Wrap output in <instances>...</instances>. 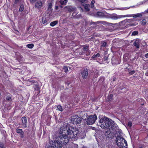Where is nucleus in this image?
<instances>
[{"instance_id": "864d4df0", "label": "nucleus", "mask_w": 148, "mask_h": 148, "mask_svg": "<svg viewBox=\"0 0 148 148\" xmlns=\"http://www.w3.org/2000/svg\"><path fill=\"white\" fill-rule=\"evenodd\" d=\"M65 141H67V142H65V146H66V145L67 144V143H68L69 141H68V142H67V140L66 139H66H65Z\"/></svg>"}, {"instance_id": "4c0bfd02", "label": "nucleus", "mask_w": 148, "mask_h": 148, "mask_svg": "<svg viewBox=\"0 0 148 148\" xmlns=\"http://www.w3.org/2000/svg\"><path fill=\"white\" fill-rule=\"evenodd\" d=\"M145 146L144 144H140L138 145V148H145Z\"/></svg>"}, {"instance_id": "e433bc0d", "label": "nucleus", "mask_w": 148, "mask_h": 148, "mask_svg": "<svg viewBox=\"0 0 148 148\" xmlns=\"http://www.w3.org/2000/svg\"><path fill=\"white\" fill-rule=\"evenodd\" d=\"M0 148H5V144L3 142H0Z\"/></svg>"}, {"instance_id": "bb28decb", "label": "nucleus", "mask_w": 148, "mask_h": 148, "mask_svg": "<svg viewBox=\"0 0 148 148\" xmlns=\"http://www.w3.org/2000/svg\"><path fill=\"white\" fill-rule=\"evenodd\" d=\"M77 14H75V13H73L72 14V16H75V18H80L81 17L82 15L81 14H79L78 15H77Z\"/></svg>"}, {"instance_id": "58836bf2", "label": "nucleus", "mask_w": 148, "mask_h": 148, "mask_svg": "<svg viewBox=\"0 0 148 148\" xmlns=\"http://www.w3.org/2000/svg\"><path fill=\"white\" fill-rule=\"evenodd\" d=\"M138 34V32L137 31H135L133 32L132 33V35L135 36L137 35Z\"/></svg>"}, {"instance_id": "6e6d98bb", "label": "nucleus", "mask_w": 148, "mask_h": 148, "mask_svg": "<svg viewBox=\"0 0 148 148\" xmlns=\"http://www.w3.org/2000/svg\"><path fill=\"white\" fill-rule=\"evenodd\" d=\"M107 24H109V25L112 24V23H108Z\"/></svg>"}, {"instance_id": "2eb2a0df", "label": "nucleus", "mask_w": 148, "mask_h": 148, "mask_svg": "<svg viewBox=\"0 0 148 148\" xmlns=\"http://www.w3.org/2000/svg\"><path fill=\"white\" fill-rule=\"evenodd\" d=\"M123 17L124 16H123L118 15L115 14H112L110 16V18L113 20H116Z\"/></svg>"}, {"instance_id": "e2e57ef3", "label": "nucleus", "mask_w": 148, "mask_h": 148, "mask_svg": "<svg viewBox=\"0 0 148 148\" xmlns=\"http://www.w3.org/2000/svg\"><path fill=\"white\" fill-rule=\"evenodd\" d=\"M70 83H67V84L68 85H69V84H70Z\"/></svg>"}, {"instance_id": "f8f14e48", "label": "nucleus", "mask_w": 148, "mask_h": 148, "mask_svg": "<svg viewBox=\"0 0 148 148\" xmlns=\"http://www.w3.org/2000/svg\"><path fill=\"white\" fill-rule=\"evenodd\" d=\"M55 9L56 10H59L58 12H64L65 9V7L61 5H60L59 6L55 5Z\"/></svg>"}, {"instance_id": "7c9ffc66", "label": "nucleus", "mask_w": 148, "mask_h": 148, "mask_svg": "<svg viewBox=\"0 0 148 148\" xmlns=\"http://www.w3.org/2000/svg\"><path fill=\"white\" fill-rule=\"evenodd\" d=\"M147 23V21L146 20L144 19H143L140 22V24L143 25H145Z\"/></svg>"}, {"instance_id": "8fccbe9b", "label": "nucleus", "mask_w": 148, "mask_h": 148, "mask_svg": "<svg viewBox=\"0 0 148 148\" xmlns=\"http://www.w3.org/2000/svg\"><path fill=\"white\" fill-rule=\"evenodd\" d=\"M37 0H29L30 2L31 3H35L36 2Z\"/></svg>"}, {"instance_id": "1a4fd4ad", "label": "nucleus", "mask_w": 148, "mask_h": 148, "mask_svg": "<svg viewBox=\"0 0 148 148\" xmlns=\"http://www.w3.org/2000/svg\"><path fill=\"white\" fill-rule=\"evenodd\" d=\"M64 126L63 127H61L59 132V138L61 139L63 141L65 140V134H64L65 130H64Z\"/></svg>"}, {"instance_id": "5fc2aeb1", "label": "nucleus", "mask_w": 148, "mask_h": 148, "mask_svg": "<svg viewBox=\"0 0 148 148\" xmlns=\"http://www.w3.org/2000/svg\"><path fill=\"white\" fill-rule=\"evenodd\" d=\"M118 130H119V131H118V133H119V134H120V131H121V130H120L119 129H118Z\"/></svg>"}, {"instance_id": "603ef678", "label": "nucleus", "mask_w": 148, "mask_h": 148, "mask_svg": "<svg viewBox=\"0 0 148 148\" xmlns=\"http://www.w3.org/2000/svg\"><path fill=\"white\" fill-rule=\"evenodd\" d=\"M19 1V0H15L14 1V3L15 4H16L17 3V2H18Z\"/></svg>"}, {"instance_id": "39448f33", "label": "nucleus", "mask_w": 148, "mask_h": 148, "mask_svg": "<svg viewBox=\"0 0 148 148\" xmlns=\"http://www.w3.org/2000/svg\"><path fill=\"white\" fill-rule=\"evenodd\" d=\"M97 119V117L96 114H94L93 115H91L87 117L86 123L87 125L93 124L95 123Z\"/></svg>"}, {"instance_id": "2f4dec72", "label": "nucleus", "mask_w": 148, "mask_h": 148, "mask_svg": "<svg viewBox=\"0 0 148 148\" xmlns=\"http://www.w3.org/2000/svg\"><path fill=\"white\" fill-rule=\"evenodd\" d=\"M63 16H61L60 20V22L64 24L65 23V19L63 18Z\"/></svg>"}, {"instance_id": "680f3d73", "label": "nucleus", "mask_w": 148, "mask_h": 148, "mask_svg": "<svg viewBox=\"0 0 148 148\" xmlns=\"http://www.w3.org/2000/svg\"><path fill=\"white\" fill-rule=\"evenodd\" d=\"M93 37H92L90 39H93Z\"/></svg>"}, {"instance_id": "a19ab883", "label": "nucleus", "mask_w": 148, "mask_h": 148, "mask_svg": "<svg viewBox=\"0 0 148 148\" xmlns=\"http://www.w3.org/2000/svg\"><path fill=\"white\" fill-rule=\"evenodd\" d=\"M95 1L94 0H92L91 1L90 5L91 6V8H93L94 7V4L95 3Z\"/></svg>"}, {"instance_id": "7ed1b4c3", "label": "nucleus", "mask_w": 148, "mask_h": 148, "mask_svg": "<svg viewBox=\"0 0 148 148\" xmlns=\"http://www.w3.org/2000/svg\"><path fill=\"white\" fill-rule=\"evenodd\" d=\"M135 21L134 18L124 20L120 22L119 25L120 27L123 29H125L130 26H135L138 24V23L134 22Z\"/></svg>"}, {"instance_id": "49530a36", "label": "nucleus", "mask_w": 148, "mask_h": 148, "mask_svg": "<svg viewBox=\"0 0 148 148\" xmlns=\"http://www.w3.org/2000/svg\"><path fill=\"white\" fill-rule=\"evenodd\" d=\"M93 25L95 26H96L97 25L96 23L93 22H91L90 23V25Z\"/></svg>"}, {"instance_id": "423d86ee", "label": "nucleus", "mask_w": 148, "mask_h": 148, "mask_svg": "<svg viewBox=\"0 0 148 148\" xmlns=\"http://www.w3.org/2000/svg\"><path fill=\"white\" fill-rule=\"evenodd\" d=\"M82 121V118L78 116L77 115L72 116L71 120V122L74 124L80 123Z\"/></svg>"}, {"instance_id": "b1692460", "label": "nucleus", "mask_w": 148, "mask_h": 148, "mask_svg": "<svg viewBox=\"0 0 148 148\" xmlns=\"http://www.w3.org/2000/svg\"><path fill=\"white\" fill-rule=\"evenodd\" d=\"M58 23V21H55L51 22L50 24V25L51 27H53L57 24Z\"/></svg>"}, {"instance_id": "6e6552de", "label": "nucleus", "mask_w": 148, "mask_h": 148, "mask_svg": "<svg viewBox=\"0 0 148 148\" xmlns=\"http://www.w3.org/2000/svg\"><path fill=\"white\" fill-rule=\"evenodd\" d=\"M83 47V51L81 53H80L79 54L81 55H83L85 52V51H86V55L88 56L90 55V50H89V45H85L82 46Z\"/></svg>"}, {"instance_id": "3c124183", "label": "nucleus", "mask_w": 148, "mask_h": 148, "mask_svg": "<svg viewBox=\"0 0 148 148\" xmlns=\"http://www.w3.org/2000/svg\"><path fill=\"white\" fill-rule=\"evenodd\" d=\"M145 56L146 58H148V53L146 54Z\"/></svg>"}, {"instance_id": "0e129e2a", "label": "nucleus", "mask_w": 148, "mask_h": 148, "mask_svg": "<svg viewBox=\"0 0 148 148\" xmlns=\"http://www.w3.org/2000/svg\"><path fill=\"white\" fill-rule=\"evenodd\" d=\"M63 69H64L65 68V66H63Z\"/></svg>"}, {"instance_id": "393cba45", "label": "nucleus", "mask_w": 148, "mask_h": 148, "mask_svg": "<svg viewBox=\"0 0 148 148\" xmlns=\"http://www.w3.org/2000/svg\"><path fill=\"white\" fill-rule=\"evenodd\" d=\"M84 9L86 10L87 11H89L90 9L89 8V7L90 6V5L87 4H84Z\"/></svg>"}, {"instance_id": "c9c22d12", "label": "nucleus", "mask_w": 148, "mask_h": 148, "mask_svg": "<svg viewBox=\"0 0 148 148\" xmlns=\"http://www.w3.org/2000/svg\"><path fill=\"white\" fill-rule=\"evenodd\" d=\"M24 5L23 4L21 5L19 8V11L20 12H22L24 9Z\"/></svg>"}, {"instance_id": "79ce46f5", "label": "nucleus", "mask_w": 148, "mask_h": 148, "mask_svg": "<svg viewBox=\"0 0 148 148\" xmlns=\"http://www.w3.org/2000/svg\"><path fill=\"white\" fill-rule=\"evenodd\" d=\"M57 108L60 111H62L63 109L62 108V107L60 105H58L57 106Z\"/></svg>"}, {"instance_id": "13d9d810", "label": "nucleus", "mask_w": 148, "mask_h": 148, "mask_svg": "<svg viewBox=\"0 0 148 148\" xmlns=\"http://www.w3.org/2000/svg\"><path fill=\"white\" fill-rule=\"evenodd\" d=\"M146 12L148 13V8L146 10Z\"/></svg>"}, {"instance_id": "de8ad7c7", "label": "nucleus", "mask_w": 148, "mask_h": 148, "mask_svg": "<svg viewBox=\"0 0 148 148\" xmlns=\"http://www.w3.org/2000/svg\"><path fill=\"white\" fill-rule=\"evenodd\" d=\"M78 0L79 2H81V3H82L86 2L87 1V0Z\"/></svg>"}, {"instance_id": "f03ea898", "label": "nucleus", "mask_w": 148, "mask_h": 148, "mask_svg": "<svg viewBox=\"0 0 148 148\" xmlns=\"http://www.w3.org/2000/svg\"><path fill=\"white\" fill-rule=\"evenodd\" d=\"M65 139L67 140V142L70 139H77L81 138L79 130L77 128L68 125L65 126Z\"/></svg>"}, {"instance_id": "4be33fe9", "label": "nucleus", "mask_w": 148, "mask_h": 148, "mask_svg": "<svg viewBox=\"0 0 148 148\" xmlns=\"http://www.w3.org/2000/svg\"><path fill=\"white\" fill-rule=\"evenodd\" d=\"M113 95L111 94L108 95L106 100V101L107 102H109L112 100L113 99Z\"/></svg>"}, {"instance_id": "9b49d317", "label": "nucleus", "mask_w": 148, "mask_h": 148, "mask_svg": "<svg viewBox=\"0 0 148 148\" xmlns=\"http://www.w3.org/2000/svg\"><path fill=\"white\" fill-rule=\"evenodd\" d=\"M16 132L20 135L21 138H23L24 137V132L22 129H19L17 128L16 130Z\"/></svg>"}, {"instance_id": "bf43d9fd", "label": "nucleus", "mask_w": 148, "mask_h": 148, "mask_svg": "<svg viewBox=\"0 0 148 148\" xmlns=\"http://www.w3.org/2000/svg\"><path fill=\"white\" fill-rule=\"evenodd\" d=\"M49 97H48L47 99V100L48 101V100H49Z\"/></svg>"}, {"instance_id": "c756f323", "label": "nucleus", "mask_w": 148, "mask_h": 148, "mask_svg": "<svg viewBox=\"0 0 148 148\" xmlns=\"http://www.w3.org/2000/svg\"><path fill=\"white\" fill-rule=\"evenodd\" d=\"M50 146L52 148H56V145H55V141L52 142L50 143Z\"/></svg>"}, {"instance_id": "5701e85b", "label": "nucleus", "mask_w": 148, "mask_h": 148, "mask_svg": "<svg viewBox=\"0 0 148 148\" xmlns=\"http://www.w3.org/2000/svg\"><path fill=\"white\" fill-rule=\"evenodd\" d=\"M134 46H135L137 48L139 47L140 44L138 40H135L133 43Z\"/></svg>"}, {"instance_id": "37998d69", "label": "nucleus", "mask_w": 148, "mask_h": 148, "mask_svg": "<svg viewBox=\"0 0 148 148\" xmlns=\"http://www.w3.org/2000/svg\"><path fill=\"white\" fill-rule=\"evenodd\" d=\"M132 122L131 121H129L127 123V125L128 127H130L132 126Z\"/></svg>"}, {"instance_id": "a878e982", "label": "nucleus", "mask_w": 148, "mask_h": 148, "mask_svg": "<svg viewBox=\"0 0 148 148\" xmlns=\"http://www.w3.org/2000/svg\"><path fill=\"white\" fill-rule=\"evenodd\" d=\"M97 15L100 17H103L104 16V13L101 12H97Z\"/></svg>"}, {"instance_id": "6ab92c4d", "label": "nucleus", "mask_w": 148, "mask_h": 148, "mask_svg": "<svg viewBox=\"0 0 148 148\" xmlns=\"http://www.w3.org/2000/svg\"><path fill=\"white\" fill-rule=\"evenodd\" d=\"M65 39H66L67 40H71L74 39V37L71 34H69L68 35L66 34L65 36Z\"/></svg>"}, {"instance_id": "ea45409f", "label": "nucleus", "mask_w": 148, "mask_h": 148, "mask_svg": "<svg viewBox=\"0 0 148 148\" xmlns=\"http://www.w3.org/2000/svg\"><path fill=\"white\" fill-rule=\"evenodd\" d=\"M48 9L50 10L51 9L52 7V3H49L48 4Z\"/></svg>"}, {"instance_id": "f3484780", "label": "nucleus", "mask_w": 148, "mask_h": 148, "mask_svg": "<svg viewBox=\"0 0 148 148\" xmlns=\"http://www.w3.org/2000/svg\"><path fill=\"white\" fill-rule=\"evenodd\" d=\"M55 145H56V148H61L62 147V142L59 140L55 141Z\"/></svg>"}, {"instance_id": "412c9836", "label": "nucleus", "mask_w": 148, "mask_h": 148, "mask_svg": "<svg viewBox=\"0 0 148 148\" xmlns=\"http://www.w3.org/2000/svg\"><path fill=\"white\" fill-rule=\"evenodd\" d=\"M68 10L69 12H71L74 11L75 9L74 8L71 6H65V9Z\"/></svg>"}, {"instance_id": "cd10ccee", "label": "nucleus", "mask_w": 148, "mask_h": 148, "mask_svg": "<svg viewBox=\"0 0 148 148\" xmlns=\"http://www.w3.org/2000/svg\"><path fill=\"white\" fill-rule=\"evenodd\" d=\"M133 17L134 18H136L142 16V15L141 13H137L135 14H134L132 15Z\"/></svg>"}, {"instance_id": "f704fd0d", "label": "nucleus", "mask_w": 148, "mask_h": 148, "mask_svg": "<svg viewBox=\"0 0 148 148\" xmlns=\"http://www.w3.org/2000/svg\"><path fill=\"white\" fill-rule=\"evenodd\" d=\"M100 56V55L99 53H97L96 54H94L92 57V58H96L99 57Z\"/></svg>"}, {"instance_id": "4468645a", "label": "nucleus", "mask_w": 148, "mask_h": 148, "mask_svg": "<svg viewBox=\"0 0 148 148\" xmlns=\"http://www.w3.org/2000/svg\"><path fill=\"white\" fill-rule=\"evenodd\" d=\"M22 123V125L24 128H26L27 127V119L25 116L22 117L21 119Z\"/></svg>"}, {"instance_id": "c03bdc74", "label": "nucleus", "mask_w": 148, "mask_h": 148, "mask_svg": "<svg viewBox=\"0 0 148 148\" xmlns=\"http://www.w3.org/2000/svg\"><path fill=\"white\" fill-rule=\"evenodd\" d=\"M64 1H65V0H60L59 2L60 4L61 5H62L64 4Z\"/></svg>"}, {"instance_id": "69168bd1", "label": "nucleus", "mask_w": 148, "mask_h": 148, "mask_svg": "<svg viewBox=\"0 0 148 148\" xmlns=\"http://www.w3.org/2000/svg\"><path fill=\"white\" fill-rule=\"evenodd\" d=\"M146 76H147V75H148L147 74V73H146Z\"/></svg>"}, {"instance_id": "338daca9", "label": "nucleus", "mask_w": 148, "mask_h": 148, "mask_svg": "<svg viewBox=\"0 0 148 148\" xmlns=\"http://www.w3.org/2000/svg\"><path fill=\"white\" fill-rule=\"evenodd\" d=\"M123 89V88L121 89V90Z\"/></svg>"}, {"instance_id": "20e7f679", "label": "nucleus", "mask_w": 148, "mask_h": 148, "mask_svg": "<svg viewBox=\"0 0 148 148\" xmlns=\"http://www.w3.org/2000/svg\"><path fill=\"white\" fill-rule=\"evenodd\" d=\"M116 142H118V146L120 148H127V143L126 140L123 137L118 136L116 138Z\"/></svg>"}, {"instance_id": "aec40b11", "label": "nucleus", "mask_w": 148, "mask_h": 148, "mask_svg": "<svg viewBox=\"0 0 148 148\" xmlns=\"http://www.w3.org/2000/svg\"><path fill=\"white\" fill-rule=\"evenodd\" d=\"M110 55L109 54L108 56H105L103 57V60L105 61L107 63H108L110 61L109 60L111 58H110Z\"/></svg>"}, {"instance_id": "09e8293b", "label": "nucleus", "mask_w": 148, "mask_h": 148, "mask_svg": "<svg viewBox=\"0 0 148 148\" xmlns=\"http://www.w3.org/2000/svg\"><path fill=\"white\" fill-rule=\"evenodd\" d=\"M68 71V66H65V72H67Z\"/></svg>"}, {"instance_id": "473e14b6", "label": "nucleus", "mask_w": 148, "mask_h": 148, "mask_svg": "<svg viewBox=\"0 0 148 148\" xmlns=\"http://www.w3.org/2000/svg\"><path fill=\"white\" fill-rule=\"evenodd\" d=\"M34 44H28L27 45V47L29 49H32V48L34 47Z\"/></svg>"}, {"instance_id": "f257e3e1", "label": "nucleus", "mask_w": 148, "mask_h": 148, "mask_svg": "<svg viewBox=\"0 0 148 148\" xmlns=\"http://www.w3.org/2000/svg\"><path fill=\"white\" fill-rule=\"evenodd\" d=\"M99 122L100 126L102 128L106 130L109 129V131H106V134L108 138H112L117 134V130L118 128L116 123L111 119L104 117L100 119Z\"/></svg>"}, {"instance_id": "72a5a7b5", "label": "nucleus", "mask_w": 148, "mask_h": 148, "mask_svg": "<svg viewBox=\"0 0 148 148\" xmlns=\"http://www.w3.org/2000/svg\"><path fill=\"white\" fill-rule=\"evenodd\" d=\"M35 90H36L37 91H38V94H37V95L39 94L40 92V88L38 86V85H35Z\"/></svg>"}, {"instance_id": "4d7b16f0", "label": "nucleus", "mask_w": 148, "mask_h": 148, "mask_svg": "<svg viewBox=\"0 0 148 148\" xmlns=\"http://www.w3.org/2000/svg\"><path fill=\"white\" fill-rule=\"evenodd\" d=\"M68 0H65V4L67 2Z\"/></svg>"}, {"instance_id": "c85d7f7f", "label": "nucleus", "mask_w": 148, "mask_h": 148, "mask_svg": "<svg viewBox=\"0 0 148 148\" xmlns=\"http://www.w3.org/2000/svg\"><path fill=\"white\" fill-rule=\"evenodd\" d=\"M5 99L8 101H12V99H11V95H7Z\"/></svg>"}, {"instance_id": "dca6fc26", "label": "nucleus", "mask_w": 148, "mask_h": 148, "mask_svg": "<svg viewBox=\"0 0 148 148\" xmlns=\"http://www.w3.org/2000/svg\"><path fill=\"white\" fill-rule=\"evenodd\" d=\"M108 46V44L106 41H101V46L100 49L104 50V49L106 48Z\"/></svg>"}, {"instance_id": "9d476101", "label": "nucleus", "mask_w": 148, "mask_h": 148, "mask_svg": "<svg viewBox=\"0 0 148 148\" xmlns=\"http://www.w3.org/2000/svg\"><path fill=\"white\" fill-rule=\"evenodd\" d=\"M82 77L84 79H86L88 76V71L87 69H85L81 72Z\"/></svg>"}, {"instance_id": "a18cd8bd", "label": "nucleus", "mask_w": 148, "mask_h": 148, "mask_svg": "<svg viewBox=\"0 0 148 148\" xmlns=\"http://www.w3.org/2000/svg\"><path fill=\"white\" fill-rule=\"evenodd\" d=\"M135 73V71L133 70L129 72V74L130 75H132Z\"/></svg>"}, {"instance_id": "0eeeda50", "label": "nucleus", "mask_w": 148, "mask_h": 148, "mask_svg": "<svg viewBox=\"0 0 148 148\" xmlns=\"http://www.w3.org/2000/svg\"><path fill=\"white\" fill-rule=\"evenodd\" d=\"M111 62L112 64L117 65L120 64L121 60L120 58L117 56H113L111 58Z\"/></svg>"}, {"instance_id": "a211bd4d", "label": "nucleus", "mask_w": 148, "mask_h": 148, "mask_svg": "<svg viewBox=\"0 0 148 148\" xmlns=\"http://www.w3.org/2000/svg\"><path fill=\"white\" fill-rule=\"evenodd\" d=\"M42 6V3L41 1H38L35 3V7L38 9L40 8Z\"/></svg>"}, {"instance_id": "052dcab7", "label": "nucleus", "mask_w": 148, "mask_h": 148, "mask_svg": "<svg viewBox=\"0 0 148 148\" xmlns=\"http://www.w3.org/2000/svg\"><path fill=\"white\" fill-rule=\"evenodd\" d=\"M128 69V71H129V72H130V69Z\"/></svg>"}, {"instance_id": "ddd939ff", "label": "nucleus", "mask_w": 148, "mask_h": 148, "mask_svg": "<svg viewBox=\"0 0 148 148\" xmlns=\"http://www.w3.org/2000/svg\"><path fill=\"white\" fill-rule=\"evenodd\" d=\"M40 22L45 25H47L49 23L47 19L46 15L43 16Z\"/></svg>"}]
</instances>
